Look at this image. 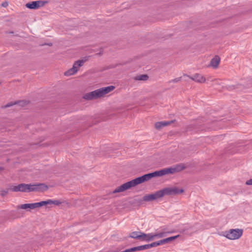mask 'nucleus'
<instances>
[{"label": "nucleus", "mask_w": 252, "mask_h": 252, "mask_svg": "<svg viewBox=\"0 0 252 252\" xmlns=\"http://www.w3.org/2000/svg\"><path fill=\"white\" fill-rule=\"evenodd\" d=\"M243 234V230L240 229H232L223 232V236L230 240L239 239Z\"/></svg>", "instance_id": "obj_5"}, {"label": "nucleus", "mask_w": 252, "mask_h": 252, "mask_svg": "<svg viewBox=\"0 0 252 252\" xmlns=\"http://www.w3.org/2000/svg\"><path fill=\"white\" fill-rule=\"evenodd\" d=\"M26 103V101H19V102H15L14 103L9 102V103L6 104L4 106V108L9 107H11V106H13V105H15V104H19V105L23 106V105H25Z\"/></svg>", "instance_id": "obj_17"}, {"label": "nucleus", "mask_w": 252, "mask_h": 252, "mask_svg": "<svg viewBox=\"0 0 252 252\" xmlns=\"http://www.w3.org/2000/svg\"><path fill=\"white\" fill-rule=\"evenodd\" d=\"M246 184L247 185H252V179L248 180L246 182Z\"/></svg>", "instance_id": "obj_28"}, {"label": "nucleus", "mask_w": 252, "mask_h": 252, "mask_svg": "<svg viewBox=\"0 0 252 252\" xmlns=\"http://www.w3.org/2000/svg\"><path fill=\"white\" fill-rule=\"evenodd\" d=\"M156 177H158L157 171L152 173L145 174L141 177L136 178L117 187L115 190H113V193H115L117 192L124 191L132 187H134L138 184L148 181L151 178Z\"/></svg>", "instance_id": "obj_1"}, {"label": "nucleus", "mask_w": 252, "mask_h": 252, "mask_svg": "<svg viewBox=\"0 0 252 252\" xmlns=\"http://www.w3.org/2000/svg\"><path fill=\"white\" fill-rule=\"evenodd\" d=\"M163 193V196L168 195H175L179 193H182L184 191L183 189H179L176 187L173 188H166L161 189Z\"/></svg>", "instance_id": "obj_7"}, {"label": "nucleus", "mask_w": 252, "mask_h": 252, "mask_svg": "<svg viewBox=\"0 0 252 252\" xmlns=\"http://www.w3.org/2000/svg\"><path fill=\"white\" fill-rule=\"evenodd\" d=\"M7 193V191L3 190V191H1V195L3 196L5 195Z\"/></svg>", "instance_id": "obj_29"}, {"label": "nucleus", "mask_w": 252, "mask_h": 252, "mask_svg": "<svg viewBox=\"0 0 252 252\" xmlns=\"http://www.w3.org/2000/svg\"><path fill=\"white\" fill-rule=\"evenodd\" d=\"M18 208L22 209H25L27 210L28 209L31 210V209H34L35 208H37V204L36 203H29V204H22L20 206H18Z\"/></svg>", "instance_id": "obj_10"}, {"label": "nucleus", "mask_w": 252, "mask_h": 252, "mask_svg": "<svg viewBox=\"0 0 252 252\" xmlns=\"http://www.w3.org/2000/svg\"><path fill=\"white\" fill-rule=\"evenodd\" d=\"M152 194L153 195V199L154 200L161 198L163 196L161 189Z\"/></svg>", "instance_id": "obj_16"}, {"label": "nucleus", "mask_w": 252, "mask_h": 252, "mask_svg": "<svg viewBox=\"0 0 252 252\" xmlns=\"http://www.w3.org/2000/svg\"><path fill=\"white\" fill-rule=\"evenodd\" d=\"M173 122V121L158 122H157L155 124V127L157 129H159L161 128H162V127L168 126L169 125L172 123Z\"/></svg>", "instance_id": "obj_12"}, {"label": "nucleus", "mask_w": 252, "mask_h": 252, "mask_svg": "<svg viewBox=\"0 0 252 252\" xmlns=\"http://www.w3.org/2000/svg\"><path fill=\"white\" fill-rule=\"evenodd\" d=\"M48 189L47 186L44 184H21L17 186H12L10 189L14 192L21 191L29 192L34 191H45Z\"/></svg>", "instance_id": "obj_2"}, {"label": "nucleus", "mask_w": 252, "mask_h": 252, "mask_svg": "<svg viewBox=\"0 0 252 252\" xmlns=\"http://www.w3.org/2000/svg\"><path fill=\"white\" fill-rule=\"evenodd\" d=\"M46 1L42 0L33 1L26 4V6L31 9H36L44 5Z\"/></svg>", "instance_id": "obj_8"}, {"label": "nucleus", "mask_w": 252, "mask_h": 252, "mask_svg": "<svg viewBox=\"0 0 252 252\" xmlns=\"http://www.w3.org/2000/svg\"><path fill=\"white\" fill-rule=\"evenodd\" d=\"M61 203V202L59 200H52V202L51 203V204H55V205H58L60 204Z\"/></svg>", "instance_id": "obj_24"}, {"label": "nucleus", "mask_w": 252, "mask_h": 252, "mask_svg": "<svg viewBox=\"0 0 252 252\" xmlns=\"http://www.w3.org/2000/svg\"><path fill=\"white\" fill-rule=\"evenodd\" d=\"M84 62L85 61L83 60H78L76 61L74 63L72 67L64 72V75L68 76L76 73L77 72L78 68L83 65Z\"/></svg>", "instance_id": "obj_6"}, {"label": "nucleus", "mask_w": 252, "mask_h": 252, "mask_svg": "<svg viewBox=\"0 0 252 252\" xmlns=\"http://www.w3.org/2000/svg\"><path fill=\"white\" fill-rule=\"evenodd\" d=\"M8 5V3L7 1H4L2 2L1 4V6L3 7H6Z\"/></svg>", "instance_id": "obj_27"}, {"label": "nucleus", "mask_w": 252, "mask_h": 252, "mask_svg": "<svg viewBox=\"0 0 252 252\" xmlns=\"http://www.w3.org/2000/svg\"><path fill=\"white\" fill-rule=\"evenodd\" d=\"M181 80V77L177 78L174 79H172L168 82V83H177L179 81H180Z\"/></svg>", "instance_id": "obj_23"}, {"label": "nucleus", "mask_w": 252, "mask_h": 252, "mask_svg": "<svg viewBox=\"0 0 252 252\" xmlns=\"http://www.w3.org/2000/svg\"><path fill=\"white\" fill-rule=\"evenodd\" d=\"M188 77L198 83H204L206 81L205 78L200 74H195L192 76H188Z\"/></svg>", "instance_id": "obj_9"}, {"label": "nucleus", "mask_w": 252, "mask_h": 252, "mask_svg": "<svg viewBox=\"0 0 252 252\" xmlns=\"http://www.w3.org/2000/svg\"><path fill=\"white\" fill-rule=\"evenodd\" d=\"M185 167L183 164L176 165L173 167L166 168L157 171L158 177L168 174H173L176 172H179L185 169Z\"/></svg>", "instance_id": "obj_4"}, {"label": "nucleus", "mask_w": 252, "mask_h": 252, "mask_svg": "<svg viewBox=\"0 0 252 252\" xmlns=\"http://www.w3.org/2000/svg\"><path fill=\"white\" fill-rule=\"evenodd\" d=\"M179 237V235H177L176 236H171V237H168V238H167L165 239H163V241L164 244H166V243H168L170 242L171 241L175 240L176 238H177Z\"/></svg>", "instance_id": "obj_19"}, {"label": "nucleus", "mask_w": 252, "mask_h": 252, "mask_svg": "<svg viewBox=\"0 0 252 252\" xmlns=\"http://www.w3.org/2000/svg\"><path fill=\"white\" fill-rule=\"evenodd\" d=\"M150 249L153 247H157L156 242H153L151 244H149Z\"/></svg>", "instance_id": "obj_25"}, {"label": "nucleus", "mask_w": 252, "mask_h": 252, "mask_svg": "<svg viewBox=\"0 0 252 252\" xmlns=\"http://www.w3.org/2000/svg\"><path fill=\"white\" fill-rule=\"evenodd\" d=\"M155 239L154 234L153 233H142V241L149 242Z\"/></svg>", "instance_id": "obj_13"}, {"label": "nucleus", "mask_w": 252, "mask_h": 252, "mask_svg": "<svg viewBox=\"0 0 252 252\" xmlns=\"http://www.w3.org/2000/svg\"><path fill=\"white\" fill-rule=\"evenodd\" d=\"M142 233H143V232H140V231H134V232H131L129 234V237L134 238V239H140L141 240Z\"/></svg>", "instance_id": "obj_15"}, {"label": "nucleus", "mask_w": 252, "mask_h": 252, "mask_svg": "<svg viewBox=\"0 0 252 252\" xmlns=\"http://www.w3.org/2000/svg\"><path fill=\"white\" fill-rule=\"evenodd\" d=\"M220 58L218 56H215L210 61V65L214 68H217L220 63Z\"/></svg>", "instance_id": "obj_11"}, {"label": "nucleus", "mask_w": 252, "mask_h": 252, "mask_svg": "<svg viewBox=\"0 0 252 252\" xmlns=\"http://www.w3.org/2000/svg\"><path fill=\"white\" fill-rule=\"evenodd\" d=\"M138 249V251H143L146 249H150L149 244H146L144 245L137 246Z\"/></svg>", "instance_id": "obj_22"}, {"label": "nucleus", "mask_w": 252, "mask_h": 252, "mask_svg": "<svg viewBox=\"0 0 252 252\" xmlns=\"http://www.w3.org/2000/svg\"><path fill=\"white\" fill-rule=\"evenodd\" d=\"M143 200L144 201H151L154 200L153 199L152 194H146L144 195L143 197Z\"/></svg>", "instance_id": "obj_20"}, {"label": "nucleus", "mask_w": 252, "mask_h": 252, "mask_svg": "<svg viewBox=\"0 0 252 252\" xmlns=\"http://www.w3.org/2000/svg\"><path fill=\"white\" fill-rule=\"evenodd\" d=\"M148 75H145V74H143V75H140L135 77V80L145 81V80H147L148 79Z\"/></svg>", "instance_id": "obj_21"}, {"label": "nucleus", "mask_w": 252, "mask_h": 252, "mask_svg": "<svg viewBox=\"0 0 252 252\" xmlns=\"http://www.w3.org/2000/svg\"><path fill=\"white\" fill-rule=\"evenodd\" d=\"M171 233H172V232H168L165 230H163L161 232L154 233L155 239L163 238L164 237L166 236L168 234Z\"/></svg>", "instance_id": "obj_14"}, {"label": "nucleus", "mask_w": 252, "mask_h": 252, "mask_svg": "<svg viewBox=\"0 0 252 252\" xmlns=\"http://www.w3.org/2000/svg\"><path fill=\"white\" fill-rule=\"evenodd\" d=\"M51 202H52V200H51V199H48L46 201H41L39 202H36L37 207V208H39V207H41L44 205H50Z\"/></svg>", "instance_id": "obj_18"}, {"label": "nucleus", "mask_w": 252, "mask_h": 252, "mask_svg": "<svg viewBox=\"0 0 252 252\" xmlns=\"http://www.w3.org/2000/svg\"><path fill=\"white\" fill-rule=\"evenodd\" d=\"M115 89L113 86L103 87L85 94L84 98L87 100L96 99L103 96Z\"/></svg>", "instance_id": "obj_3"}, {"label": "nucleus", "mask_w": 252, "mask_h": 252, "mask_svg": "<svg viewBox=\"0 0 252 252\" xmlns=\"http://www.w3.org/2000/svg\"><path fill=\"white\" fill-rule=\"evenodd\" d=\"M157 246L164 244L163 239L156 242Z\"/></svg>", "instance_id": "obj_26"}]
</instances>
